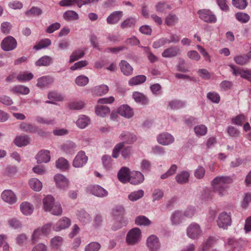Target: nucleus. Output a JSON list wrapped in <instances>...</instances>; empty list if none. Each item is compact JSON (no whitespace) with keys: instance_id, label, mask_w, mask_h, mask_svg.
Listing matches in <instances>:
<instances>
[{"instance_id":"obj_1","label":"nucleus","mask_w":251,"mask_h":251,"mask_svg":"<svg viewBox=\"0 0 251 251\" xmlns=\"http://www.w3.org/2000/svg\"><path fill=\"white\" fill-rule=\"evenodd\" d=\"M233 182L232 178L229 176H218L211 181L213 191L220 196H223L226 192L229 184Z\"/></svg>"},{"instance_id":"obj_2","label":"nucleus","mask_w":251,"mask_h":251,"mask_svg":"<svg viewBox=\"0 0 251 251\" xmlns=\"http://www.w3.org/2000/svg\"><path fill=\"white\" fill-rule=\"evenodd\" d=\"M144 180V175L139 171L130 173V170L126 167V182L133 185H138Z\"/></svg>"},{"instance_id":"obj_3","label":"nucleus","mask_w":251,"mask_h":251,"mask_svg":"<svg viewBox=\"0 0 251 251\" xmlns=\"http://www.w3.org/2000/svg\"><path fill=\"white\" fill-rule=\"evenodd\" d=\"M141 237V230L138 227L133 228L126 234V243L130 245H136L140 241Z\"/></svg>"},{"instance_id":"obj_4","label":"nucleus","mask_w":251,"mask_h":251,"mask_svg":"<svg viewBox=\"0 0 251 251\" xmlns=\"http://www.w3.org/2000/svg\"><path fill=\"white\" fill-rule=\"evenodd\" d=\"M86 192L98 198H104L108 195V192L99 185H91L86 188Z\"/></svg>"},{"instance_id":"obj_5","label":"nucleus","mask_w":251,"mask_h":251,"mask_svg":"<svg viewBox=\"0 0 251 251\" xmlns=\"http://www.w3.org/2000/svg\"><path fill=\"white\" fill-rule=\"evenodd\" d=\"M199 18L208 23H215L217 21L216 16L209 9H203L198 11Z\"/></svg>"},{"instance_id":"obj_6","label":"nucleus","mask_w":251,"mask_h":251,"mask_svg":"<svg viewBox=\"0 0 251 251\" xmlns=\"http://www.w3.org/2000/svg\"><path fill=\"white\" fill-rule=\"evenodd\" d=\"M17 42L16 39L11 36L4 38L0 44L2 50L4 51L12 50L17 47Z\"/></svg>"},{"instance_id":"obj_7","label":"nucleus","mask_w":251,"mask_h":251,"mask_svg":"<svg viewBox=\"0 0 251 251\" xmlns=\"http://www.w3.org/2000/svg\"><path fill=\"white\" fill-rule=\"evenodd\" d=\"M88 158L84 151H80L77 152L73 160L72 165L75 168H81L86 165Z\"/></svg>"},{"instance_id":"obj_8","label":"nucleus","mask_w":251,"mask_h":251,"mask_svg":"<svg viewBox=\"0 0 251 251\" xmlns=\"http://www.w3.org/2000/svg\"><path fill=\"white\" fill-rule=\"evenodd\" d=\"M146 245L150 251H159L161 247L159 238L154 234L147 238Z\"/></svg>"},{"instance_id":"obj_9","label":"nucleus","mask_w":251,"mask_h":251,"mask_svg":"<svg viewBox=\"0 0 251 251\" xmlns=\"http://www.w3.org/2000/svg\"><path fill=\"white\" fill-rule=\"evenodd\" d=\"M54 180L58 189L66 191L69 188V181L64 175L60 174L55 175Z\"/></svg>"},{"instance_id":"obj_10","label":"nucleus","mask_w":251,"mask_h":251,"mask_svg":"<svg viewBox=\"0 0 251 251\" xmlns=\"http://www.w3.org/2000/svg\"><path fill=\"white\" fill-rule=\"evenodd\" d=\"M231 218L230 213L224 212L220 213L217 220V224L220 228L226 229L231 225Z\"/></svg>"},{"instance_id":"obj_11","label":"nucleus","mask_w":251,"mask_h":251,"mask_svg":"<svg viewBox=\"0 0 251 251\" xmlns=\"http://www.w3.org/2000/svg\"><path fill=\"white\" fill-rule=\"evenodd\" d=\"M158 143L163 146H167L173 143L175 138L172 135L168 132H163L157 136Z\"/></svg>"},{"instance_id":"obj_12","label":"nucleus","mask_w":251,"mask_h":251,"mask_svg":"<svg viewBox=\"0 0 251 251\" xmlns=\"http://www.w3.org/2000/svg\"><path fill=\"white\" fill-rule=\"evenodd\" d=\"M201 230L200 226L196 223L191 224L187 228V235L193 239H197L201 234Z\"/></svg>"},{"instance_id":"obj_13","label":"nucleus","mask_w":251,"mask_h":251,"mask_svg":"<svg viewBox=\"0 0 251 251\" xmlns=\"http://www.w3.org/2000/svg\"><path fill=\"white\" fill-rule=\"evenodd\" d=\"M71 224V220L66 217H63L53 226V230L59 231L68 228Z\"/></svg>"},{"instance_id":"obj_14","label":"nucleus","mask_w":251,"mask_h":251,"mask_svg":"<svg viewBox=\"0 0 251 251\" xmlns=\"http://www.w3.org/2000/svg\"><path fill=\"white\" fill-rule=\"evenodd\" d=\"M35 158L38 164L48 163L50 160V152L48 150H42L36 155Z\"/></svg>"},{"instance_id":"obj_15","label":"nucleus","mask_w":251,"mask_h":251,"mask_svg":"<svg viewBox=\"0 0 251 251\" xmlns=\"http://www.w3.org/2000/svg\"><path fill=\"white\" fill-rule=\"evenodd\" d=\"M1 198L3 201L10 204L15 203L17 200L15 194L12 190L9 189L5 190L2 192Z\"/></svg>"},{"instance_id":"obj_16","label":"nucleus","mask_w":251,"mask_h":251,"mask_svg":"<svg viewBox=\"0 0 251 251\" xmlns=\"http://www.w3.org/2000/svg\"><path fill=\"white\" fill-rule=\"evenodd\" d=\"M30 138L27 135H18L13 141L14 144L18 147H25L29 144Z\"/></svg>"},{"instance_id":"obj_17","label":"nucleus","mask_w":251,"mask_h":251,"mask_svg":"<svg viewBox=\"0 0 251 251\" xmlns=\"http://www.w3.org/2000/svg\"><path fill=\"white\" fill-rule=\"evenodd\" d=\"M123 15V12L121 11H114L107 18V23L110 25L116 24L120 21Z\"/></svg>"},{"instance_id":"obj_18","label":"nucleus","mask_w":251,"mask_h":251,"mask_svg":"<svg viewBox=\"0 0 251 251\" xmlns=\"http://www.w3.org/2000/svg\"><path fill=\"white\" fill-rule=\"evenodd\" d=\"M54 81V78L49 75L43 76L37 79L36 86L39 88L48 87Z\"/></svg>"},{"instance_id":"obj_19","label":"nucleus","mask_w":251,"mask_h":251,"mask_svg":"<svg viewBox=\"0 0 251 251\" xmlns=\"http://www.w3.org/2000/svg\"><path fill=\"white\" fill-rule=\"evenodd\" d=\"M19 127L22 131L31 134L36 133L38 131V127L31 124L23 122Z\"/></svg>"},{"instance_id":"obj_20","label":"nucleus","mask_w":251,"mask_h":251,"mask_svg":"<svg viewBox=\"0 0 251 251\" xmlns=\"http://www.w3.org/2000/svg\"><path fill=\"white\" fill-rule=\"evenodd\" d=\"M125 207L122 205L116 206L112 210V215L116 220H124L125 215Z\"/></svg>"},{"instance_id":"obj_21","label":"nucleus","mask_w":251,"mask_h":251,"mask_svg":"<svg viewBox=\"0 0 251 251\" xmlns=\"http://www.w3.org/2000/svg\"><path fill=\"white\" fill-rule=\"evenodd\" d=\"M180 54V50L177 47H173L166 49L162 53L163 57L170 58L177 56Z\"/></svg>"},{"instance_id":"obj_22","label":"nucleus","mask_w":251,"mask_h":251,"mask_svg":"<svg viewBox=\"0 0 251 251\" xmlns=\"http://www.w3.org/2000/svg\"><path fill=\"white\" fill-rule=\"evenodd\" d=\"M132 97L134 100L137 103H140L143 105H147L149 100L147 96L139 92H134L132 94Z\"/></svg>"},{"instance_id":"obj_23","label":"nucleus","mask_w":251,"mask_h":251,"mask_svg":"<svg viewBox=\"0 0 251 251\" xmlns=\"http://www.w3.org/2000/svg\"><path fill=\"white\" fill-rule=\"evenodd\" d=\"M76 145L72 141H67L62 146V150L67 154H72L75 153Z\"/></svg>"},{"instance_id":"obj_24","label":"nucleus","mask_w":251,"mask_h":251,"mask_svg":"<svg viewBox=\"0 0 251 251\" xmlns=\"http://www.w3.org/2000/svg\"><path fill=\"white\" fill-rule=\"evenodd\" d=\"M55 167L61 171H66L69 170L70 164L66 159L60 157L55 162Z\"/></svg>"},{"instance_id":"obj_25","label":"nucleus","mask_w":251,"mask_h":251,"mask_svg":"<svg viewBox=\"0 0 251 251\" xmlns=\"http://www.w3.org/2000/svg\"><path fill=\"white\" fill-rule=\"evenodd\" d=\"M20 209L25 215H30L33 212V205L27 201L23 202L20 204Z\"/></svg>"},{"instance_id":"obj_26","label":"nucleus","mask_w":251,"mask_h":251,"mask_svg":"<svg viewBox=\"0 0 251 251\" xmlns=\"http://www.w3.org/2000/svg\"><path fill=\"white\" fill-rule=\"evenodd\" d=\"M53 62V59L50 56L44 55L36 61L35 64L36 66H49Z\"/></svg>"},{"instance_id":"obj_27","label":"nucleus","mask_w":251,"mask_h":251,"mask_svg":"<svg viewBox=\"0 0 251 251\" xmlns=\"http://www.w3.org/2000/svg\"><path fill=\"white\" fill-rule=\"evenodd\" d=\"M54 198L51 195H48L43 200V208L46 211H49L55 203Z\"/></svg>"},{"instance_id":"obj_28","label":"nucleus","mask_w":251,"mask_h":251,"mask_svg":"<svg viewBox=\"0 0 251 251\" xmlns=\"http://www.w3.org/2000/svg\"><path fill=\"white\" fill-rule=\"evenodd\" d=\"M189 174L186 171H182L176 176V182L179 184H184L188 181Z\"/></svg>"},{"instance_id":"obj_29","label":"nucleus","mask_w":251,"mask_h":251,"mask_svg":"<svg viewBox=\"0 0 251 251\" xmlns=\"http://www.w3.org/2000/svg\"><path fill=\"white\" fill-rule=\"evenodd\" d=\"M110 108L105 105H98L96 106V114L100 117H104L110 113Z\"/></svg>"},{"instance_id":"obj_30","label":"nucleus","mask_w":251,"mask_h":251,"mask_svg":"<svg viewBox=\"0 0 251 251\" xmlns=\"http://www.w3.org/2000/svg\"><path fill=\"white\" fill-rule=\"evenodd\" d=\"M13 93L27 95L29 93V88L22 85H18L14 86L10 89Z\"/></svg>"},{"instance_id":"obj_31","label":"nucleus","mask_w":251,"mask_h":251,"mask_svg":"<svg viewBox=\"0 0 251 251\" xmlns=\"http://www.w3.org/2000/svg\"><path fill=\"white\" fill-rule=\"evenodd\" d=\"M147 77L145 75H138L133 77L128 81L130 86H134L142 84L146 81Z\"/></svg>"},{"instance_id":"obj_32","label":"nucleus","mask_w":251,"mask_h":251,"mask_svg":"<svg viewBox=\"0 0 251 251\" xmlns=\"http://www.w3.org/2000/svg\"><path fill=\"white\" fill-rule=\"evenodd\" d=\"M109 90L108 87L106 85H100L95 86L93 89V93L97 96H101L106 94Z\"/></svg>"},{"instance_id":"obj_33","label":"nucleus","mask_w":251,"mask_h":251,"mask_svg":"<svg viewBox=\"0 0 251 251\" xmlns=\"http://www.w3.org/2000/svg\"><path fill=\"white\" fill-rule=\"evenodd\" d=\"M28 183L30 187L35 191H39L42 188V182L36 178H31Z\"/></svg>"},{"instance_id":"obj_34","label":"nucleus","mask_w":251,"mask_h":251,"mask_svg":"<svg viewBox=\"0 0 251 251\" xmlns=\"http://www.w3.org/2000/svg\"><path fill=\"white\" fill-rule=\"evenodd\" d=\"M85 54L84 50L81 49H77L74 50L70 56V63L74 62L79 59L83 57Z\"/></svg>"},{"instance_id":"obj_35","label":"nucleus","mask_w":251,"mask_h":251,"mask_svg":"<svg viewBox=\"0 0 251 251\" xmlns=\"http://www.w3.org/2000/svg\"><path fill=\"white\" fill-rule=\"evenodd\" d=\"M186 102L180 100H174L168 102V106L172 110H176L185 106Z\"/></svg>"},{"instance_id":"obj_36","label":"nucleus","mask_w":251,"mask_h":251,"mask_svg":"<svg viewBox=\"0 0 251 251\" xmlns=\"http://www.w3.org/2000/svg\"><path fill=\"white\" fill-rule=\"evenodd\" d=\"M63 18L67 21H74L79 19L78 14L73 10H67L63 15Z\"/></svg>"},{"instance_id":"obj_37","label":"nucleus","mask_w":251,"mask_h":251,"mask_svg":"<svg viewBox=\"0 0 251 251\" xmlns=\"http://www.w3.org/2000/svg\"><path fill=\"white\" fill-rule=\"evenodd\" d=\"M33 78V75L31 73L23 72L20 73L17 76V80L22 82L30 80Z\"/></svg>"},{"instance_id":"obj_38","label":"nucleus","mask_w":251,"mask_h":251,"mask_svg":"<svg viewBox=\"0 0 251 251\" xmlns=\"http://www.w3.org/2000/svg\"><path fill=\"white\" fill-rule=\"evenodd\" d=\"M51 44V41L48 38H45L41 40L34 47L33 49L36 50H40L42 49L46 48L50 46Z\"/></svg>"},{"instance_id":"obj_39","label":"nucleus","mask_w":251,"mask_h":251,"mask_svg":"<svg viewBox=\"0 0 251 251\" xmlns=\"http://www.w3.org/2000/svg\"><path fill=\"white\" fill-rule=\"evenodd\" d=\"M78 217L79 220L83 223L86 224L90 221V215L84 210L81 209L78 212Z\"/></svg>"},{"instance_id":"obj_40","label":"nucleus","mask_w":251,"mask_h":251,"mask_svg":"<svg viewBox=\"0 0 251 251\" xmlns=\"http://www.w3.org/2000/svg\"><path fill=\"white\" fill-rule=\"evenodd\" d=\"M135 223L138 226H147L151 224V221L145 216H139L135 220Z\"/></svg>"},{"instance_id":"obj_41","label":"nucleus","mask_w":251,"mask_h":251,"mask_svg":"<svg viewBox=\"0 0 251 251\" xmlns=\"http://www.w3.org/2000/svg\"><path fill=\"white\" fill-rule=\"evenodd\" d=\"M89 121L90 119L88 117L83 115L78 119L76 121V124L79 128L83 129L88 125Z\"/></svg>"},{"instance_id":"obj_42","label":"nucleus","mask_w":251,"mask_h":251,"mask_svg":"<svg viewBox=\"0 0 251 251\" xmlns=\"http://www.w3.org/2000/svg\"><path fill=\"white\" fill-rule=\"evenodd\" d=\"M182 213L178 210L174 212L171 216V220L173 225H178L182 220Z\"/></svg>"},{"instance_id":"obj_43","label":"nucleus","mask_w":251,"mask_h":251,"mask_svg":"<svg viewBox=\"0 0 251 251\" xmlns=\"http://www.w3.org/2000/svg\"><path fill=\"white\" fill-rule=\"evenodd\" d=\"M42 14V10L41 8L32 6L30 9L27 10L25 12V14L26 16L30 17V16H38Z\"/></svg>"},{"instance_id":"obj_44","label":"nucleus","mask_w":251,"mask_h":251,"mask_svg":"<svg viewBox=\"0 0 251 251\" xmlns=\"http://www.w3.org/2000/svg\"><path fill=\"white\" fill-rule=\"evenodd\" d=\"M144 191L140 189L137 191L132 192L128 195V198L130 201H134L142 198L144 196Z\"/></svg>"},{"instance_id":"obj_45","label":"nucleus","mask_w":251,"mask_h":251,"mask_svg":"<svg viewBox=\"0 0 251 251\" xmlns=\"http://www.w3.org/2000/svg\"><path fill=\"white\" fill-rule=\"evenodd\" d=\"M101 161L104 168L109 170L112 167V159L111 157L108 155H104L101 157Z\"/></svg>"},{"instance_id":"obj_46","label":"nucleus","mask_w":251,"mask_h":251,"mask_svg":"<svg viewBox=\"0 0 251 251\" xmlns=\"http://www.w3.org/2000/svg\"><path fill=\"white\" fill-rule=\"evenodd\" d=\"M89 80L88 77L86 76L80 75L76 77L75 82L78 86L83 87L88 83Z\"/></svg>"},{"instance_id":"obj_47","label":"nucleus","mask_w":251,"mask_h":251,"mask_svg":"<svg viewBox=\"0 0 251 251\" xmlns=\"http://www.w3.org/2000/svg\"><path fill=\"white\" fill-rule=\"evenodd\" d=\"M207 98L215 103H218L220 101V96L216 92H209L207 94Z\"/></svg>"},{"instance_id":"obj_48","label":"nucleus","mask_w":251,"mask_h":251,"mask_svg":"<svg viewBox=\"0 0 251 251\" xmlns=\"http://www.w3.org/2000/svg\"><path fill=\"white\" fill-rule=\"evenodd\" d=\"M52 215L59 216L62 213V209L61 204L59 202H55L53 205L51 207V209L49 211Z\"/></svg>"},{"instance_id":"obj_49","label":"nucleus","mask_w":251,"mask_h":251,"mask_svg":"<svg viewBox=\"0 0 251 251\" xmlns=\"http://www.w3.org/2000/svg\"><path fill=\"white\" fill-rule=\"evenodd\" d=\"M246 117L243 114H239L233 117L231 120L232 124L242 126L243 123L246 121Z\"/></svg>"},{"instance_id":"obj_50","label":"nucleus","mask_w":251,"mask_h":251,"mask_svg":"<svg viewBox=\"0 0 251 251\" xmlns=\"http://www.w3.org/2000/svg\"><path fill=\"white\" fill-rule=\"evenodd\" d=\"M171 6L164 2H159L155 5L156 11L159 13H165L167 9H171Z\"/></svg>"},{"instance_id":"obj_51","label":"nucleus","mask_w":251,"mask_h":251,"mask_svg":"<svg viewBox=\"0 0 251 251\" xmlns=\"http://www.w3.org/2000/svg\"><path fill=\"white\" fill-rule=\"evenodd\" d=\"M178 21V18L175 14H170L165 19V24L168 26L175 25Z\"/></svg>"},{"instance_id":"obj_52","label":"nucleus","mask_w":251,"mask_h":251,"mask_svg":"<svg viewBox=\"0 0 251 251\" xmlns=\"http://www.w3.org/2000/svg\"><path fill=\"white\" fill-rule=\"evenodd\" d=\"M236 19L242 23H246L250 19V17L247 13L238 12L235 14Z\"/></svg>"},{"instance_id":"obj_53","label":"nucleus","mask_w":251,"mask_h":251,"mask_svg":"<svg viewBox=\"0 0 251 251\" xmlns=\"http://www.w3.org/2000/svg\"><path fill=\"white\" fill-rule=\"evenodd\" d=\"M207 131V127L203 125H200L194 127V131L196 134L199 136L205 135Z\"/></svg>"},{"instance_id":"obj_54","label":"nucleus","mask_w":251,"mask_h":251,"mask_svg":"<svg viewBox=\"0 0 251 251\" xmlns=\"http://www.w3.org/2000/svg\"><path fill=\"white\" fill-rule=\"evenodd\" d=\"M177 169V167L176 164L172 165L170 168L165 173L162 174L160 177L162 179L167 178L169 176L175 174Z\"/></svg>"},{"instance_id":"obj_55","label":"nucleus","mask_w":251,"mask_h":251,"mask_svg":"<svg viewBox=\"0 0 251 251\" xmlns=\"http://www.w3.org/2000/svg\"><path fill=\"white\" fill-rule=\"evenodd\" d=\"M48 98L56 101H62L63 100L62 95L55 91L50 92L48 95Z\"/></svg>"},{"instance_id":"obj_56","label":"nucleus","mask_w":251,"mask_h":251,"mask_svg":"<svg viewBox=\"0 0 251 251\" xmlns=\"http://www.w3.org/2000/svg\"><path fill=\"white\" fill-rule=\"evenodd\" d=\"M100 245L96 242H91L86 246L85 251H99L100 248Z\"/></svg>"},{"instance_id":"obj_57","label":"nucleus","mask_w":251,"mask_h":251,"mask_svg":"<svg viewBox=\"0 0 251 251\" xmlns=\"http://www.w3.org/2000/svg\"><path fill=\"white\" fill-rule=\"evenodd\" d=\"M233 60L237 64L241 66L245 65L249 62L245 55L236 56L234 57Z\"/></svg>"},{"instance_id":"obj_58","label":"nucleus","mask_w":251,"mask_h":251,"mask_svg":"<svg viewBox=\"0 0 251 251\" xmlns=\"http://www.w3.org/2000/svg\"><path fill=\"white\" fill-rule=\"evenodd\" d=\"M233 6L239 9H244L247 6V0H232Z\"/></svg>"},{"instance_id":"obj_59","label":"nucleus","mask_w":251,"mask_h":251,"mask_svg":"<svg viewBox=\"0 0 251 251\" xmlns=\"http://www.w3.org/2000/svg\"><path fill=\"white\" fill-rule=\"evenodd\" d=\"M164 196V192L160 189H155L152 194V201L154 202L156 201L160 200Z\"/></svg>"},{"instance_id":"obj_60","label":"nucleus","mask_w":251,"mask_h":251,"mask_svg":"<svg viewBox=\"0 0 251 251\" xmlns=\"http://www.w3.org/2000/svg\"><path fill=\"white\" fill-rule=\"evenodd\" d=\"M79 0H61L59 4L61 6L66 7L74 5L76 4V5L79 7Z\"/></svg>"},{"instance_id":"obj_61","label":"nucleus","mask_w":251,"mask_h":251,"mask_svg":"<svg viewBox=\"0 0 251 251\" xmlns=\"http://www.w3.org/2000/svg\"><path fill=\"white\" fill-rule=\"evenodd\" d=\"M84 103L83 101H73L69 104V107L72 110H80L84 107Z\"/></svg>"},{"instance_id":"obj_62","label":"nucleus","mask_w":251,"mask_h":251,"mask_svg":"<svg viewBox=\"0 0 251 251\" xmlns=\"http://www.w3.org/2000/svg\"><path fill=\"white\" fill-rule=\"evenodd\" d=\"M125 142H121L117 144L114 148L112 152V157L115 158H118L121 150L124 147Z\"/></svg>"},{"instance_id":"obj_63","label":"nucleus","mask_w":251,"mask_h":251,"mask_svg":"<svg viewBox=\"0 0 251 251\" xmlns=\"http://www.w3.org/2000/svg\"><path fill=\"white\" fill-rule=\"evenodd\" d=\"M9 226L14 229H18L22 227L21 223L17 218H13L8 221Z\"/></svg>"},{"instance_id":"obj_64","label":"nucleus","mask_w":251,"mask_h":251,"mask_svg":"<svg viewBox=\"0 0 251 251\" xmlns=\"http://www.w3.org/2000/svg\"><path fill=\"white\" fill-rule=\"evenodd\" d=\"M17 171V168L14 165H7L5 169L4 173L5 175L8 176H12L14 175Z\"/></svg>"}]
</instances>
